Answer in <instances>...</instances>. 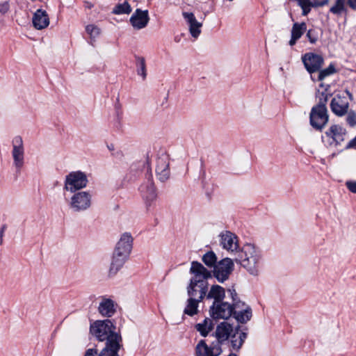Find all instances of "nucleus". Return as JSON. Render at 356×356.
<instances>
[{"mask_svg": "<svg viewBox=\"0 0 356 356\" xmlns=\"http://www.w3.org/2000/svg\"><path fill=\"white\" fill-rule=\"evenodd\" d=\"M136 63L138 74L142 76L143 79H145L147 76V71L145 58L140 56L136 57Z\"/></svg>", "mask_w": 356, "mask_h": 356, "instance_id": "obj_32", "label": "nucleus"}, {"mask_svg": "<svg viewBox=\"0 0 356 356\" xmlns=\"http://www.w3.org/2000/svg\"><path fill=\"white\" fill-rule=\"evenodd\" d=\"M111 343H106V347L101 351L99 356H119L118 351L120 348V342L119 338L115 337L111 339Z\"/></svg>", "mask_w": 356, "mask_h": 356, "instance_id": "obj_26", "label": "nucleus"}, {"mask_svg": "<svg viewBox=\"0 0 356 356\" xmlns=\"http://www.w3.org/2000/svg\"><path fill=\"white\" fill-rule=\"evenodd\" d=\"M183 17L188 26L189 32L192 37L197 38L201 33L202 24L196 19L192 13L184 12Z\"/></svg>", "mask_w": 356, "mask_h": 356, "instance_id": "obj_19", "label": "nucleus"}, {"mask_svg": "<svg viewBox=\"0 0 356 356\" xmlns=\"http://www.w3.org/2000/svg\"><path fill=\"white\" fill-rule=\"evenodd\" d=\"M307 37L308 38L309 42L312 44L315 43L318 39L315 32L313 30H309L307 31Z\"/></svg>", "mask_w": 356, "mask_h": 356, "instance_id": "obj_40", "label": "nucleus"}, {"mask_svg": "<svg viewBox=\"0 0 356 356\" xmlns=\"http://www.w3.org/2000/svg\"><path fill=\"white\" fill-rule=\"evenodd\" d=\"M262 255L261 250L252 243H245L236 254L234 260L250 275L257 276Z\"/></svg>", "mask_w": 356, "mask_h": 356, "instance_id": "obj_1", "label": "nucleus"}, {"mask_svg": "<svg viewBox=\"0 0 356 356\" xmlns=\"http://www.w3.org/2000/svg\"><path fill=\"white\" fill-rule=\"evenodd\" d=\"M132 236L129 232H124L120 236V238L115 245L114 251L129 257L132 250Z\"/></svg>", "mask_w": 356, "mask_h": 356, "instance_id": "obj_15", "label": "nucleus"}, {"mask_svg": "<svg viewBox=\"0 0 356 356\" xmlns=\"http://www.w3.org/2000/svg\"><path fill=\"white\" fill-rule=\"evenodd\" d=\"M232 314L238 322L245 323L249 321L252 317V309L245 303L238 302L234 304V312Z\"/></svg>", "mask_w": 356, "mask_h": 356, "instance_id": "obj_13", "label": "nucleus"}, {"mask_svg": "<svg viewBox=\"0 0 356 356\" xmlns=\"http://www.w3.org/2000/svg\"><path fill=\"white\" fill-rule=\"evenodd\" d=\"M325 134L333 140L336 145H338L344 141L346 130L340 125L333 124L325 132Z\"/></svg>", "mask_w": 356, "mask_h": 356, "instance_id": "obj_21", "label": "nucleus"}, {"mask_svg": "<svg viewBox=\"0 0 356 356\" xmlns=\"http://www.w3.org/2000/svg\"><path fill=\"white\" fill-rule=\"evenodd\" d=\"M98 310L104 316L111 317L115 312V305L110 298H103L99 303Z\"/></svg>", "mask_w": 356, "mask_h": 356, "instance_id": "obj_25", "label": "nucleus"}, {"mask_svg": "<svg viewBox=\"0 0 356 356\" xmlns=\"http://www.w3.org/2000/svg\"><path fill=\"white\" fill-rule=\"evenodd\" d=\"M225 296V289L219 285H213L209 291L207 298L213 299L214 302H222Z\"/></svg>", "mask_w": 356, "mask_h": 356, "instance_id": "obj_29", "label": "nucleus"}, {"mask_svg": "<svg viewBox=\"0 0 356 356\" xmlns=\"http://www.w3.org/2000/svg\"><path fill=\"white\" fill-rule=\"evenodd\" d=\"M330 0H327V4L329 3Z\"/></svg>", "mask_w": 356, "mask_h": 356, "instance_id": "obj_45", "label": "nucleus"}, {"mask_svg": "<svg viewBox=\"0 0 356 356\" xmlns=\"http://www.w3.org/2000/svg\"><path fill=\"white\" fill-rule=\"evenodd\" d=\"M346 122L350 127L356 125V113L353 111L347 113Z\"/></svg>", "mask_w": 356, "mask_h": 356, "instance_id": "obj_38", "label": "nucleus"}, {"mask_svg": "<svg viewBox=\"0 0 356 356\" xmlns=\"http://www.w3.org/2000/svg\"><path fill=\"white\" fill-rule=\"evenodd\" d=\"M219 236L220 243L222 248L236 256L241 249L238 236L229 231L221 232Z\"/></svg>", "mask_w": 356, "mask_h": 356, "instance_id": "obj_7", "label": "nucleus"}, {"mask_svg": "<svg viewBox=\"0 0 356 356\" xmlns=\"http://www.w3.org/2000/svg\"><path fill=\"white\" fill-rule=\"evenodd\" d=\"M191 272L195 275L193 279L205 280L211 276L210 273L207 270V268L197 261L192 262Z\"/></svg>", "mask_w": 356, "mask_h": 356, "instance_id": "obj_28", "label": "nucleus"}, {"mask_svg": "<svg viewBox=\"0 0 356 356\" xmlns=\"http://www.w3.org/2000/svg\"><path fill=\"white\" fill-rule=\"evenodd\" d=\"M5 227H2L0 230V245L3 243V237L4 235Z\"/></svg>", "mask_w": 356, "mask_h": 356, "instance_id": "obj_44", "label": "nucleus"}, {"mask_svg": "<svg viewBox=\"0 0 356 356\" xmlns=\"http://www.w3.org/2000/svg\"><path fill=\"white\" fill-rule=\"evenodd\" d=\"M221 352V347L218 344L213 343L209 346L203 340H201L196 346L197 356H218Z\"/></svg>", "mask_w": 356, "mask_h": 356, "instance_id": "obj_17", "label": "nucleus"}, {"mask_svg": "<svg viewBox=\"0 0 356 356\" xmlns=\"http://www.w3.org/2000/svg\"><path fill=\"white\" fill-rule=\"evenodd\" d=\"M200 300H195L194 298H189L187 300V305L184 310V313L188 316H193L198 312V303Z\"/></svg>", "mask_w": 356, "mask_h": 356, "instance_id": "obj_31", "label": "nucleus"}, {"mask_svg": "<svg viewBox=\"0 0 356 356\" xmlns=\"http://www.w3.org/2000/svg\"><path fill=\"white\" fill-rule=\"evenodd\" d=\"M33 25L37 30L47 28L49 24V18L47 13L42 9L35 11L33 16Z\"/></svg>", "mask_w": 356, "mask_h": 356, "instance_id": "obj_23", "label": "nucleus"}, {"mask_svg": "<svg viewBox=\"0 0 356 356\" xmlns=\"http://www.w3.org/2000/svg\"><path fill=\"white\" fill-rule=\"evenodd\" d=\"M346 186L352 193H356V181H348Z\"/></svg>", "mask_w": 356, "mask_h": 356, "instance_id": "obj_41", "label": "nucleus"}, {"mask_svg": "<svg viewBox=\"0 0 356 356\" xmlns=\"http://www.w3.org/2000/svg\"><path fill=\"white\" fill-rule=\"evenodd\" d=\"M115 326L110 320L97 321L90 326V332L101 341H106V343L112 342L115 337L122 341L121 336L115 332Z\"/></svg>", "mask_w": 356, "mask_h": 356, "instance_id": "obj_3", "label": "nucleus"}, {"mask_svg": "<svg viewBox=\"0 0 356 356\" xmlns=\"http://www.w3.org/2000/svg\"><path fill=\"white\" fill-rule=\"evenodd\" d=\"M207 291V282L200 279H191V283L187 288L189 298H194L195 300L202 301Z\"/></svg>", "mask_w": 356, "mask_h": 356, "instance_id": "obj_9", "label": "nucleus"}, {"mask_svg": "<svg viewBox=\"0 0 356 356\" xmlns=\"http://www.w3.org/2000/svg\"><path fill=\"white\" fill-rule=\"evenodd\" d=\"M202 261L207 266H213L216 262V256L214 252H208L203 256Z\"/></svg>", "mask_w": 356, "mask_h": 356, "instance_id": "obj_33", "label": "nucleus"}, {"mask_svg": "<svg viewBox=\"0 0 356 356\" xmlns=\"http://www.w3.org/2000/svg\"><path fill=\"white\" fill-rule=\"evenodd\" d=\"M345 0H336L334 5L331 7L330 12L334 14H340L344 9Z\"/></svg>", "mask_w": 356, "mask_h": 356, "instance_id": "obj_36", "label": "nucleus"}, {"mask_svg": "<svg viewBox=\"0 0 356 356\" xmlns=\"http://www.w3.org/2000/svg\"><path fill=\"white\" fill-rule=\"evenodd\" d=\"M348 3L350 8L356 10V0H348Z\"/></svg>", "mask_w": 356, "mask_h": 356, "instance_id": "obj_43", "label": "nucleus"}, {"mask_svg": "<svg viewBox=\"0 0 356 356\" xmlns=\"http://www.w3.org/2000/svg\"><path fill=\"white\" fill-rule=\"evenodd\" d=\"M307 30V25L305 22L294 23L291 29V37L289 42L290 46H293Z\"/></svg>", "mask_w": 356, "mask_h": 356, "instance_id": "obj_27", "label": "nucleus"}, {"mask_svg": "<svg viewBox=\"0 0 356 356\" xmlns=\"http://www.w3.org/2000/svg\"><path fill=\"white\" fill-rule=\"evenodd\" d=\"M302 62L307 71L312 73L318 71L321 68L323 59L317 54H306L302 57Z\"/></svg>", "mask_w": 356, "mask_h": 356, "instance_id": "obj_18", "label": "nucleus"}, {"mask_svg": "<svg viewBox=\"0 0 356 356\" xmlns=\"http://www.w3.org/2000/svg\"><path fill=\"white\" fill-rule=\"evenodd\" d=\"M88 184L86 175L81 171H74L65 176L63 189L71 193L82 191Z\"/></svg>", "mask_w": 356, "mask_h": 356, "instance_id": "obj_5", "label": "nucleus"}, {"mask_svg": "<svg viewBox=\"0 0 356 356\" xmlns=\"http://www.w3.org/2000/svg\"><path fill=\"white\" fill-rule=\"evenodd\" d=\"M140 191L146 206H152L157 198L156 191L152 180L148 179L147 182L141 185Z\"/></svg>", "mask_w": 356, "mask_h": 356, "instance_id": "obj_12", "label": "nucleus"}, {"mask_svg": "<svg viewBox=\"0 0 356 356\" xmlns=\"http://www.w3.org/2000/svg\"><path fill=\"white\" fill-rule=\"evenodd\" d=\"M334 72V67L333 65H330L326 69H324V70L320 71L319 74H318V80L322 81L326 76L333 74Z\"/></svg>", "mask_w": 356, "mask_h": 356, "instance_id": "obj_37", "label": "nucleus"}, {"mask_svg": "<svg viewBox=\"0 0 356 356\" xmlns=\"http://www.w3.org/2000/svg\"><path fill=\"white\" fill-rule=\"evenodd\" d=\"M84 356H97V352L95 349H88Z\"/></svg>", "mask_w": 356, "mask_h": 356, "instance_id": "obj_42", "label": "nucleus"}, {"mask_svg": "<svg viewBox=\"0 0 356 356\" xmlns=\"http://www.w3.org/2000/svg\"><path fill=\"white\" fill-rule=\"evenodd\" d=\"M10 10V4L8 1H0V13L6 14Z\"/></svg>", "mask_w": 356, "mask_h": 356, "instance_id": "obj_39", "label": "nucleus"}, {"mask_svg": "<svg viewBox=\"0 0 356 356\" xmlns=\"http://www.w3.org/2000/svg\"><path fill=\"white\" fill-rule=\"evenodd\" d=\"M327 100V94L321 93L318 104L312 108L310 113V123L311 125L316 129H322L328 122L329 116L326 107Z\"/></svg>", "mask_w": 356, "mask_h": 356, "instance_id": "obj_2", "label": "nucleus"}, {"mask_svg": "<svg viewBox=\"0 0 356 356\" xmlns=\"http://www.w3.org/2000/svg\"><path fill=\"white\" fill-rule=\"evenodd\" d=\"M131 11V7L129 4L127 2H124L121 4H118L115 6L113 10V13L115 14H129Z\"/></svg>", "mask_w": 356, "mask_h": 356, "instance_id": "obj_34", "label": "nucleus"}, {"mask_svg": "<svg viewBox=\"0 0 356 356\" xmlns=\"http://www.w3.org/2000/svg\"><path fill=\"white\" fill-rule=\"evenodd\" d=\"M128 256L113 251L108 275L113 277L121 269L128 259Z\"/></svg>", "mask_w": 356, "mask_h": 356, "instance_id": "obj_22", "label": "nucleus"}, {"mask_svg": "<svg viewBox=\"0 0 356 356\" xmlns=\"http://www.w3.org/2000/svg\"><path fill=\"white\" fill-rule=\"evenodd\" d=\"M213 323L212 320L206 318L202 323H199L195 325L196 330L202 336L206 337L209 332L213 329Z\"/></svg>", "mask_w": 356, "mask_h": 356, "instance_id": "obj_30", "label": "nucleus"}, {"mask_svg": "<svg viewBox=\"0 0 356 356\" xmlns=\"http://www.w3.org/2000/svg\"><path fill=\"white\" fill-rule=\"evenodd\" d=\"M169 158L165 154H162L156 159V174L159 179L165 181L170 177Z\"/></svg>", "mask_w": 356, "mask_h": 356, "instance_id": "obj_11", "label": "nucleus"}, {"mask_svg": "<svg viewBox=\"0 0 356 356\" xmlns=\"http://www.w3.org/2000/svg\"><path fill=\"white\" fill-rule=\"evenodd\" d=\"M234 263L230 258H225L221 260L214 268V276L219 282H224L227 280L229 275L233 270Z\"/></svg>", "mask_w": 356, "mask_h": 356, "instance_id": "obj_10", "label": "nucleus"}, {"mask_svg": "<svg viewBox=\"0 0 356 356\" xmlns=\"http://www.w3.org/2000/svg\"><path fill=\"white\" fill-rule=\"evenodd\" d=\"M86 31L91 38H95L100 34V29L94 24H88L86 26Z\"/></svg>", "mask_w": 356, "mask_h": 356, "instance_id": "obj_35", "label": "nucleus"}, {"mask_svg": "<svg viewBox=\"0 0 356 356\" xmlns=\"http://www.w3.org/2000/svg\"><path fill=\"white\" fill-rule=\"evenodd\" d=\"M149 19L147 10L136 9L130 18V22L134 29H141L147 26Z\"/></svg>", "mask_w": 356, "mask_h": 356, "instance_id": "obj_20", "label": "nucleus"}, {"mask_svg": "<svg viewBox=\"0 0 356 356\" xmlns=\"http://www.w3.org/2000/svg\"><path fill=\"white\" fill-rule=\"evenodd\" d=\"M247 338V333L240 330L239 326L235 327L234 332L229 337V342L234 350H239Z\"/></svg>", "mask_w": 356, "mask_h": 356, "instance_id": "obj_24", "label": "nucleus"}, {"mask_svg": "<svg viewBox=\"0 0 356 356\" xmlns=\"http://www.w3.org/2000/svg\"><path fill=\"white\" fill-rule=\"evenodd\" d=\"M67 203L70 209L74 213L86 211L92 204V193L89 191H78L73 193Z\"/></svg>", "mask_w": 356, "mask_h": 356, "instance_id": "obj_4", "label": "nucleus"}, {"mask_svg": "<svg viewBox=\"0 0 356 356\" xmlns=\"http://www.w3.org/2000/svg\"><path fill=\"white\" fill-rule=\"evenodd\" d=\"M13 165L17 172H20L24 165L25 148L22 136H15L11 141Z\"/></svg>", "mask_w": 356, "mask_h": 356, "instance_id": "obj_6", "label": "nucleus"}, {"mask_svg": "<svg viewBox=\"0 0 356 356\" xmlns=\"http://www.w3.org/2000/svg\"><path fill=\"white\" fill-rule=\"evenodd\" d=\"M234 305L227 302H213L210 308L211 316L214 319H228L233 314Z\"/></svg>", "mask_w": 356, "mask_h": 356, "instance_id": "obj_8", "label": "nucleus"}, {"mask_svg": "<svg viewBox=\"0 0 356 356\" xmlns=\"http://www.w3.org/2000/svg\"><path fill=\"white\" fill-rule=\"evenodd\" d=\"M349 103L346 97L337 95L330 103L331 111L337 116H343L348 113Z\"/></svg>", "mask_w": 356, "mask_h": 356, "instance_id": "obj_16", "label": "nucleus"}, {"mask_svg": "<svg viewBox=\"0 0 356 356\" xmlns=\"http://www.w3.org/2000/svg\"><path fill=\"white\" fill-rule=\"evenodd\" d=\"M234 328L227 322H222L218 325L215 331V336L217 339L216 344L220 346V344L227 341L234 332Z\"/></svg>", "mask_w": 356, "mask_h": 356, "instance_id": "obj_14", "label": "nucleus"}]
</instances>
